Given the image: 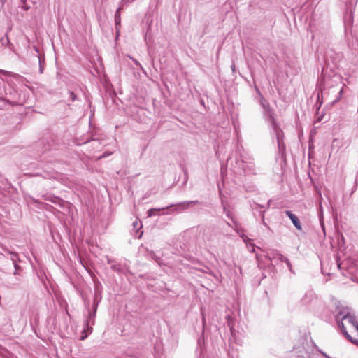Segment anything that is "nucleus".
Wrapping results in <instances>:
<instances>
[{
  "instance_id": "412c9836",
  "label": "nucleus",
  "mask_w": 358,
  "mask_h": 358,
  "mask_svg": "<svg viewBox=\"0 0 358 358\" xmlns=\"http://www.w3.org/2000/svg\"><path fill=\"white\" fill-rule=\"evenodd\" d=\"M215 277L216 278V279H217L219 282H220V281H221V280H220L219 276H217V275H215Z\"/></svg>"
},
{
  "instance_id": "6ab92c4d",
  "label": "nucleus",
  "mask_w": 358,
  "mask_h": 358,
  "mask_svg": "<svg viewBox=\"0 0 358 358\" xmlns=\"http://www.w3.org/2000/svg\"><path fill=\"white\" fill-rule=\"evenodd\" d=\"M39 62L41 63V61H39ZM40 73H43V69L41 67V65L40 64Z\"/></svg>"
},
{
  "instance_id": "5701e85b",
  "label": "nucleus",
  "mask_w": 358,
  "mask_h": 358,
  "mask_svg": "<svg viewBox=\"0 0 358 358\" xmlns=\"http://www.w3.org/2000/svg\"><path fill=\"white\" fill-rule=\"evenodd\" d=\"M86 337H87V336H82V338H81L83 340V339H85Z\"/></svg>"
},
{
  "instance_id": "7ed1b4c3",
  "label": "nucleus",
  "mask_w": 358,
  "mask_h": 358,
  "mask_svg": "<svg viewBox=\"0 0 358 358\" xmlns=\"http://www.w3.org/2000/svg\"><path fill=\"white\" fill-rule=\"evenodd\" d=\"M341 322H343V324L345 322L351 324L353 327H355L358 324V322L357 321L355 317L349 313H347L346 315H343L341 317V322H338V324H341Z\"/></svg>"
},
{
  "instance_id": "dca6fc26",
  "label": "nucleus",
  "mask_w": 358,
  "mask_h": 358,
  "mask_svg": "<svg viewBox=\"0 0 358 358\" xmlns=\"http://www.w3.org/2000/svg\"><path fill=\"white\" fill-rule=\"evenodd\" d=\"M320 352L325 357L327 358H330L325 352H322V350H319Z\"/></svg>"
},
{
  "instance_id": "0eeeda50",
  "label": "nucleus",
  "mask_w": 358,
  "mask_h": 358,
  "mask_svg": "<svg viewBox=\"0 0 358 358\" xmlns=\"http://www.w3.org/2000/svg\"><path fill=\"white\" fill-rule=\"evenodd\" d=\"M236 231L237 232V234L240 236V237L242 238L243 241L245 243H248V242L249 241H251V239H250L248 236H246L244 234V229H242L241 227H236Z\"/></svg>"
},
{
  "instance_id": "6e6552de",
  "label": "nucleus",
  "mask_w": 358,
  "mask_h": 358,
  "mask_svg": "<svg viewBox=\"0 0 358 358\" xmlns=\"http://www.w3.org/2000/svg\"><path fill=\"white\" fill-rule=\"evenodd\" d=\"M276 258H277L279 261H280V262H285V263H286V264H287V267H288V268H289V270L291 272H292V264H291V263H290L289 260L287 257H284V256H283L282 255H281V254H278V255H277Z\"/></svg>"
},
{
  "instance_id": "20e7f679",
  "label": "nucleus",
  "mask_w": 358,
  "mask_h": 358,
  "mask_svg": "<svg viewBox=\"0 0 358 358\" xmlns=\"http://www.w3.org/2000/svg\"><path fill=\"white\" fill-rule=\"evenodd\" d=\"M199 203V201H197V200H194V201H183V202H180V203H178L176 205H171V206H176V207H178L179 208H176V210H185V209H187L189 208V206L192 204H198Z\"/></svg>"
},
{
  "instance_id": "ddd939ff",
  "label": "nucleus",
  "mask_w": 358,
  "mask_h": 358,
  "mask_svg": "<svg viewBox=\"0 0 358 358\" xmlns=\"http://www.w3.org/2000/svg\"><path fill=\"white\" fill-rule=\"evenodd\" d=\"M70 99L72 101H74L76 99V96L72 92H69Z\"/></svg>"
},
{
  "instance_id": "f257e3e1",
  "label": "nucleus",
  "mask_w": 358,
  "mask_h": 358,
  "mask_svg": "<svg viewBox=\"0 0 358 358\" xmlns=\"http://www.w3.org/2000/svg\"><path fill=\"white\" fill-rule=\"evenodd\" d=\"M260 103L264 110L265 113L269 117V121L275 132L278 148L280 151H282L285 149V145L283 143V134L282 130L278 127L275 120L274 118L273 113L272 112L268 102L264 98H261Z\"/></svg>"
},
{
  "instance_id": "4be33fe9",
  "label": "nucleus",
  "mask_w": 358,
  "mask_h": 358,
  "mask_svg": "<svg viewBox=\"0 0 358 358\" xmlns=\"http://www.w3.org/2000/svg\"><path fill=\"white\" fill-rule=\"evenodd\" d=\"M90 317H94L95 315L94 314L92 315V314L90 313Z\"/></svg>"
},
{
  "instance_id": "f8f14e48",
  "label": "nucleus",
  "mask_w": 358,
  "mask_h": 358,
  "mask_svg": "<svg viewBox=\"0 0 358 358\" xmlns=\"http://www.w3.org/2000/svg\"><path fill=\"white\" fill-rule=\"evenodd\" d=\"M133 227L134 229H141L142 227V224L141 223H138L137 221L134 222L133 223Z\"/></svg>"
},
{
  "instance_id": "a211bd4d",
  "label": "nucleus",
  "mask_w": 358,
  "mask_h": 358,
  "mask_svg": "<svg viewBox=\"0 0 358 358\" xmlns=\"http://www.w3.org/2000/svg\"><path fill=\"white\" fill-rule=\"evenodd\" d=\"M262 223H263L265 226H266V222H264V215H262Z\"/></svg>"
},
{
  "instance_id": "aec40b11",
  "label": "nucleus",
  "mask_w": 358,
  "mask_h": 358,
  "mask_svg": "<svg viewBox=\"0 0 358 358\" xmlns=\"http://www.w3.org/2000/svg\"><path fill=\"white\" fill-rule=\"evenodd\" d=\"M106 157V154H104V155H103L100 156L98 159H101V158H103V157Z\"/></svg>"
},
{
  "instance_id": "9d476101",
  "label": "nucleus",
  "mask_w": 358,
  "mask_h": 358,
  "mask_svg": "<svg viewBox=\"0 0 358 358\" xmlns=\"http://www.w3.org/2000/svg\"><path fill=\"white\" fill-rule=\"evenodd\" d=\"M250 242L251 241L248 242V243H246V245H247L248 250L250 252H255V245L253 243H251Z\"/></svg>"
},
{
  "instance_id": "2eb2a0df",
  "label": "nucleus",
  "mask_w": 358,
  "mask_h": 358,
  "mask_svg": "<svg viewBox=\"0 0 358 358\" xmlns=\"http://www.w3.org/2000/svg\"><path fill=\"white\" fill-rule=\"evenodd\" d=\"M320 352L325 357L327 358H330L325 352H322V350H319Z\"/></svg>"
},
{
  "instance_id": "4468645a",
  "label": "nucleus",
  "mask_w": 358,
  "mask_h": 358,
  "mask_svg": "<svg viewBox=\"0 0 358 358\" xmlns=\"http://www.w3.org/2000/svg\"><path fill=\"white\" fill-rule=\"evenodd\" d=\"M0 73L5 76H9L10 74V72L2 69H0Z\"/></svg>"
},
{
  "instance_id": "9b49d317",
  "label": "nucleus",
  "mask_w": 358,
  "mask_h": 358,
  "mask_svg": "<svg viewBox=\"0 0 358 358\" xmlns=\"http://www.w3.org/2000/svg\"><path fill=\"white\" fill-rule=\"evenodd\" d=\"M343 93V89H341V90H340V92H338V97H337V98L334 101V102H333L334 103L338 102V101L341 99V97H342Z\"/></svg>"
},
{
  "instance_id": "1a4fd4ad",
  "label": "nucleus",
  "mask_w": 358,
  "mask_h": 358,
  "mask_svg": "<svg viewBox=\"0 0 358 358\" xmlns=\"http://www.w3.org/2000/svg\"><path fill=\"white\" fill-rule=\"evenodd\" d=\"M171 206H167L166 208H151L150 210H148V217H151L152 216H155V211H160V210H164V209H168L169 208H171Z\"/></svg>"
},
{
  "instance_id": "423d86ee",
  "label": "nucleus",
  "mask_w": 358,
  "mask_h": 358,
  "mask_svg": "<svg viewBox=\"0 0 358 358\" xmlns=\"http://www.w3.org/2000/svg\"><path fill=\"white\" fill-rule=\"evenodd\" d=\"M122 9V6H120L117 10H116V13L115 14V28L117 29L118 27L120 26V23H121V17H120V14H121V10Z\"/></svg>"
},
{
  "instance_id": "f3484780",
  "label": "nucleus",
  "mask_w": 358,
  "mask_h": 358,
  "mask_svg": "<svg viewBox=\"0 0 358 358\" xmlns=\"http://www.w3.org/2000/svg\"><path fill=\"white\" fill-rule=\"evenodd\" d=\"M134 63H135V64H136V66H139L143 69V68H142V66H141V64L138 62V61H137V60H134Z\"/></svg>"
},
{
  "instance_id": "39448f33",
  "label": "nucleus",
  "mask_w": 358,
  "mask_h": 358,
  "mask_svg": "<svg viewBox=\"0 0 358 358\" xmlns=\"http://www.w3.org/2000/svg\"><path fill=\"white\" fill-rule=\"evenodd\" d=\"M285 213L289 217V218L292 220V222L293 224L295 226V227L299 230L301 229V225L300 221H299V218L296 217V215L293 214L289 210H287L285 212Z\"/></svg>"
},
{
  "instance_id": "f03ea898",
  "label": "nucleus",
  "mask_w": 358,
  "mask_h": 358,
  "mask_svg": "<svg viewBox=\"0 0 358 358\" xmlns=\"http://www.w3.org/2000/svg\"><path fill=\"white\" fill-rule=\"evenodd\" d=\"M240 166L246 174H253L255 173V164L253 159L250 157L242 156Z\"/></svg>"
}]
</instances>
